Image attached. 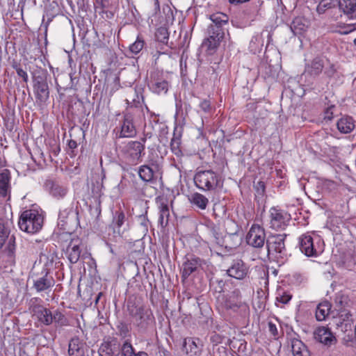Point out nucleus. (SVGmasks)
Returning <instances> with one entry per match:
<instances>
[{"mask_svg": "<svg viewBox=\"0 0 356 356\" xmlns=\"http://www.w3.org/2000/svg\"><path fill=\"white\" fill-rule=\"evenodd\" d=\"M148 162L152 165H156V161H155L153 158H151L150 156H149V157H148Z\"/></svg>", "mask_w": 356, "mask_h": 356, "instance_id": "obj_57", "label": "nucleus"}, {"mask_svg": "<svg viewBox=\"0 0 356 356\" xmlns=\"http://www.w3.org/2000/svg\"><path fill=\"white\" fill-rule=\"evenodd\" d=\"M6 251L8 252V256L13 259L15 258V237L14 236H11L8 238V243L6 247Z\"/></svg>", "mask_w": 356, "mask_h": 356, "instance_id": "obj_44", "label": "nucleus"}, {"mask_svg": "<svg viewBox=\"0 0 356 356\" xmlns=\"http://www.w3.org/2000/svg\"><path fill=\"white\" fill-rule=\"evenodd\" d=\"M33 92L37 102L44 104L49 97V90L46 79L42 76H33Z\"/></svg>", "mask_w": 356, "mask_h": 356, "instance_id": "obj_9", "label": "nucleus"}, {"mask_svg": "<svg viewBox=\"0 0 356 356\" xmlns=\"http://www.w3.org/2000/svg\"><path fill=\"white\" fill-rule=\"evenodd\" d=\"M156 38L162 43H167L168 40V32L165 28L161 27L157 29L155 33Z\"/></svg>", "mask_w": 356, "mask_h": 356, "instance_id": "obj_43", "label": "nucleus"}, {"mask_svg": "<svg viewBox=\"0 0 356 356\" xmlns=\"http://www.w3.org/2000/svg\"><path fill=\"white\" fill-rule=\"evenodd\" d=\"M120 343L115 339L104 341L98 350L99 356H117L120 353Z\"/></svg>", "mask_w": 356, "mask_h": 356, "instance_id": "obj_19", "label": "nucleus"}, {"mask_svg": "<svg viewBox=\"0 0 356 356\" xmlns=\"http://www.w3.org/2000/svg\"><path fill=\"white\" fill-rule=\"evenodd\" d=\"M144 41L137 38L136 40L129 46V50L132 54H138L144 47Z\"/></svg>", "mask_w": 356, "mask_h": 356, "instance_id": "obj_45", "label": "nucleus"}, {"mask_svg": "<svg viewBox=\"0 0 356 356\" xmlns=\"http://www.w3.org/2000/svg\"><path fill=\"white\" fill-rule=\"evenodd\" d=\"M122 356H148V355L143 351L136 353L131 343L124 341L121 348Z\"/></svg>", "mask_w": 356, "mask_h": 356, "instance_id": "obj_32", "label": "nucleus"}, {"mask_svg": "<svg viewBox=\"0 0 356 356\" xmlns=\"http://www.w3.org/2000/svg\"><path fill=\"white\" fill-rule=\"evenodd\" d=\"M128 218L122 210L115 211L113 214L112 226L114 232L121 234V228L127 221Z\"/></svg>", "mask_w": 356, "mask_h": 356, "instance_id": "obj_28", "label": "nucleus"}, {"mask_svg": "<svg viewBox=\"0 0 356 356\" xmlns=\"http://www.w3.org/2000/svg\"><path fill=\"white\" fill-rule=\"evenodd\" d=\"M299 246L307 257H317L323 252L324 243L319 236L305 233L299 237Z\"/></svg>", "mask_w": 356, "mask_h": 356, "instance_id": "obj_4", "label": "nucleus"}, {"mask_svg": "<svg viewBox=\"0 0 356 356\" xmlns=\"http://www.w3.org/2000/svg\"><path fill=\"white\" fill-rule=\"evenodd\" d=\"M10 172L4 169L0 172V197H6L10 192Z\"/></svg>", "mask_w": 356, "mask_h": 356, "instance_id": "obj_24", "label": "nucleus"}, {"mask_svg": "<svg viewBox=\"0 0 356 356\" xmlns=\"http://www.w3.org/2000/svg\"><path fill=\"white\" fill-rule=\"evenodd\" d=\"M101 296H102V293H99L97 295V298H96V300H95V302H97L99 301V298H100Z\"/></svg>", "mask_w": 356, "mask_h": 356, "instance_id": "obj_61", "label": "nucleus"}, {"mask_svg": "<svg viewBox=\"0 0 356 356\" xmlns=\"http://www.w3.org/2000/svg\"><path fill=\"white\" fill-rule=\"evenodd\" d=\"M286 234H275L270 236L266 240V247L269 256L276 259L277 261L284 263L288 257L284 241Z\"/></svg>", "mask_w": 356, "mask_h": 356, "instance_id": "obj_5", "label": "nucleus"}, {"mask_svg": "<svg viewBox=\"0 0 356 356\" xmlns=\"http://www.w3.org/2000/svg\"><path fill=\"white\" fill-rule=\"evenodd\" d=\"M247 243L254 248H261L266 241L264 229L258 225H253L246 236Z\"/></svg>", "mask_w": 356, "mask_h": 356, "instance_id": "obj_12", "label": "nucleus"}, {"mask_svg": "<svg viewBox=\"0 0 356 356\" xmlns=\"http://www.w3.org/2000/svg\"><path fill=\"white\" fill-rule=\"evenodd\" d=\"M199 108L200 111L206 115H209L215 111V108L211 105V102L206 99L200 101Z\"/></svg>", "mask_w": 356, "mask_h": 356, "instance_id": "obj_42", "label": "nucleus"}, {"mask_svg": "<svg viewBox=\"0 0 356 356\" xmlns=\"http://www.w3.org/2000/svg\"><path fill=\"white\" fill-rule=\"evenodd\" d=\"M109 6V0H95V8L96 12H98L99 15L105 14L107 18H111L113 14L111 12L105 10V8Z\"/></svg>", "mask_w": 356, "mask_h": 356, "instance_id": "obj_35", "label": "nucleus"}, {"mask_svg": "<svg viewBox=\"0 0 356 356\" xmlns=\"http://www.w3.org/2000/svg\"><path fill=\"white\" fill-rule=\"evenodd\" d=\"M147 86L151 92L156 95H165L170 87L168 81L161 77L158 72H153L150 74Z\"/></svg>", "mask_w": 356, "mask_h": 356, "instance_id": "obj_10", "label": "nucleus"}, {"mask_svg": "<svg viewBox=\"0 0 356 356\" xmlns=\"http://www.w3.org/2000/svg\"><path fill=\"white\" fill-rule=\"evenodd\" d=\"M144 150V143L137 140H131L122 147L121 153L126 162L131 165H136L141 161Z\"/></svg>", "mask_w": 356, "mask_h": 356, "instance_id": "obj_7", "label": "nucleus"}, {"mask_svg": "<svg viewBox=\"0 0 356 356\" xmlns=\"http://www.w3.org/2000/svg\"><path fill=\"white\" fill-rule=\"evenodd\" d=\"M52 323L54 322L58 326H65L68 325L67 318L58 310H56L51 315Z\"/></svg>", "mask_w": 356, "mask_h": 356, "instance_id": "obj_41", "label": "nucleus"}, {"mask_svg": "<svg viewBox=\"0 0 356 356\" xmlns=\"http://www.w3.org/2000/svg\"><path fill=\"white\" fill-rule=\"evenodd\" d=\"M256 43L257 44L258 47H261L263 45V39H262L261 35L259 34H257V35L253 36L250 41L251 45L252 44H256Z\"/></svg>", "mask_w": 356, "mask_h": 356, "instance_id": "obj_50", "label": "nucleus"}, {"mask_svg": "<svg viewBox=\"0 0 356 356\" xmlns=\"http://www.w3.org/2000/svg\"><path fill=\"white\" fill-rule=\"evenodd\" d=\"M163 12L166 14V15H168L169 13H171V8L168 5H165L163 6Z\"/></svg>", "mask_w": 356, "mask_h": 356, "instance_id": "obj_55", "label": "nucleus"}, {"mask_svg": "<svg viewBox=\"0 0 356 356\" xmlns=\"http://www.w3.org/2000/svg\"><path fill=\"white\" fill-rule=\"evenodd\" d=\"M70 242L65 250V254L69 261L74 264L77 263L81 257V247L83 243L82 240L76 236L70 234Z\"/></svg>", "mask_w": 356, "mask_h": 356, "instance_id": "obj_11", "label": "nucleus"}, {"mask_svg": "<svg viewBox=\"0 0 356 356\" xmlns=\"http://www.w3.org/2000/svg\"><path fill=\"white\" fill-rule=\"evenodd\" d=\"M52 19H53V17H52V16L48 17H47V22H44V17H43L42 24H44V31H45V34H47L48 26H49V24H50V22L52 21Z\"/></svg>", "mask_w": 356, "mask_h": 356, "instance_id": "obj_53", "label": "nucleus"}, {"mask_svg": "<svg viewBox=\"0 0 356 356\" xmlns=\"http://www.w3.org/2000/svg\"><path fill=\"white\" fill-rule=\"evenodd\" d=\"M291 215L280 209L272 207L269 210L268 222L270 228L274 230H283L291 220Z\"/></svg>", "mask_w": 356, "mask_h": 356, "instance_id": "obj_8", "label": "nucleus"}, {"mask_svg": "<svg viewBox=\"0 0 356 356\" xmlns=\"http://www.w3.org/2000/svg\"><path fill=\"white\" fill-rule=\"evenodd\" d=\"M331 305L328 302H321L318 305L316 309V318L318 321L325 320L329 315Z\"/></svg>", "mask_w": 356, "mask_h": 356, "instance_id": "obj_31", "label": "nucleus"}, {"mask_svg": "<svg viewBox=\"0 0 356 356\" xmlns=\"http://www.w3.org/2000/svg\"><path fill=\"white\" fill-rule=\"evenodd\" d=\"M140 178L146 182L151 181L154 177L153 169L149 165H141L138 171Z\"/></svg>", "mask_w": 356, "mask_h": 356, "instance_id": "obj_33", "label": "nucleus"}, {"mask_svg": "<svg viewBox=\"0 0 356 356\" xmlns=\"http://www.w3.org/2000/svg\"><path fill=\"white\" fill-rule=\"evenodd\" d=\"M44 218L38 210L29 209L23 211L19 217L18 225L22 231L29 234L39 232L43 225Z\"/></svg>", "mask_w": 356, "mask_h": 356, "instance_id": "obj_3", "label": "nucleus"}, {"mask_svg": "<svg viewBox=\"0 0 356 356\" xmlns=\"http://www.w3.org/2000/svg\"><path fill=\"white\" fill-rule=\"evenodd\" d=\"M68 146L70 149H74L77 147V143L75 140H70L69 142H68Z\"/></svg>", "mask_w": 356, "mask_h": 356, "instance_id": "obj_56", "label": "nucleus"}, {"mask_svg": "<svg viewBox=\"0 0 356 356\" xmlns=\"http://www.w3.org/2000/svg\"><path fill=\"white\" fill-rule=\"evenodd\" d=\"M54 285V280L51 277L46 273L44 276L39 277L33 281V289L38 293L47 292L51 291Z\"/></svg>", "mask_w": 356, "mask_h": 356, "instance_id": "obj_22", "label": "nucleus"}, {"mask_svg": "<svg viewBox=\"0 0 356 356\" xmlns=\"http://www.w3.org/2000/svg\"><path fill=\"white\" fill-rule=\"evenodd\" d=\"M195 186L202 191H213L222 186L221 177L213 170L197 172L194 177Z\"/></svg>", "mask_w": 356, "mask_h": 356, "instance_id": "obj_6", "label": "nucleus"}, {"mask_svg": "<svg viewBox=\"0 0 356 356\" xmlns=\"http://www.w3.org/2000/svg\"><path fill=\"white\" fill-rule=\"evenodd\" d=\"M292 298V295L284 289H279L276 293V302L286 305Z\"/></svg>", "mask_w": 356, "mask_h": 356, "instance_id": "obj_39", "label": "nucleus"}, {"mask_svg": "<svg viewBox=\"0 0 356 356\" xmlns=\"http://www.w3.org/2000/svg\"><path fill=\"white\" fill-rule=\"evenodd\" d=\"M161 13L160 1L152 0V9L151 10L150 16L156 17Z\"/></svg>", "mask_w": 356, "mask_h": 356, "instance_id": "obj_48", "label": "nucleus"}, {"mask_svg": "<svg viewBox=\"0 0 356 356\" xmlns=\"http://www.w3.org/2000/svg\"><path fill=\"white\" fill-rule=\"evenodd\" d=\"M354 30H356V24H348L346 27H345V30L341 32L342 34H348L351 33Z\"/></svg>", "mask_w": 356, "mask_h": 356, "instance_id": "obj_52", "label": "nucleus"}, {"mask_svg": "<svg viewBox=\"0 0 356 356\" xmlns=\"http://www.w3.org/2000/svg\"><path fill=\"white\" fill-rule=\"evenodd\" d=\"M211 24L208 26V38L202 42V47L209 54H213L220 45L228 26L229 17L222 13L210 15Z\"/></svg>", "mask_w": 356, "mask_h": 356, "instance_id": "obj_1", "label": "nucleus"}, {"mask_svg": "<svg viewBox=\"0 0 356 356\" xmlns=\"http://www.w3.org/2000/svg\"><path fill=\"white\" fill-rule=\"evenodd\" d=\"M62 216H63V213H61V212H60V213H59L58 219H59V220H60V221L63 222V220H61Z\"/></svg>", "mask_w": 356, "mask_h": 356, "instance_id": "obj_62", "label": "nucleus"}, {"mask_svg": "<svg viewBox=\"0 0 356 356\" xmlns=\"http://www.w3.org/2000/svg\"><path fill=\"white\" fill-rule=\"evenodd\" d=\"M6 165V160L1 157H0V169Z\"/></svg>", "mask_w": 356, "mask_h": 356, "instance_id": "obj_58", "label": "nucleus"}, {"mask_svg": "<svg viewBox=\"0 0 356 356\" xmlns=\"http://www.w3.org/2000/svg\"><path fill=\"white\" fill-rule=\"evenodd\" d=\"M16 72L19 76L22 78V79L24 82H26V83L28 82L29 76H28L26 72H25L24 70H22L20 67H17Z\"/></svg>", "mask_w": 356, "mask_h": 356, "instance_id": "obj_51", "label": "nucleus"}, {"mask_svg": "<svg viewBox=\"0 0 356 356\" xmlns=\"http://www.w3.org/2000/svg\"><path fill=\"white\" fill-rule=\"evenodd\" d=\"M339 0H321L317 6L316 10L319 14H323L326 10L339 5Z\"/></svg>", "mask_w": 356, "mask_h": 356, "instance_id": "obj_38", "label": "nucleus"}, {"mask_svg": "<svg viewBox=\"0 0 356 356\" xmlns=\"http://www.w3.org/2000/svg\"><path fill=\"white\" fill-rule=\"evenodd\" d=\"M291 344L293 356H311L307 347L302 341L293 338L291 339Z\"/></svg>", "mask_w": 356, "mask_h": 356, "instance_id": "obj_29", "label": "nucleus"}, {"mask_svg": "<svg viewBox=\"0 0 356 356\" xmlns=\"http://www.w3.org/2000/svg\"><path fill=\"white\" fill-rule=\"evenodd\" d=\"M249 273V268L240 259L234 261L227 270L229 276L237 280L244 279Z\"/></svg>", "mask_w": 356, "mask_h": 356, "instance_id": "obj_15", "label": "nucleus"}, {"mask_svg": "<svg viewBox=\"0 0 356 356\" xmlns=\"http://www.w3.org/2000/svg\"><path fill=\"white\" fill-rule=\"evenodd\" d=\"M39 300L37 298L31 300L30 309L39 322L45 325H49L52 323V312L41 305H33Z\"/></svg>", "mask_w": 356, "mask_h": 356, "instance_id": "obj_13", "label": "nucleus"}, {"mask_svg": "<svg viewBox=\"0 0 356 356\" xmlns=\"http://www.w3.org/2000/svg\"><path fill=\"white\" fill-rule=\"evenodd\" d=\"M241 243V238L237 233L226 234L223 238H216V243L232 250L238 247Z\"/></svg>", "mask_w": 356, "mask_h": 356, "instance_id": "obj_20", "label": "nucleus"}, {"mask_svg": "<svg viewBox=\"0 0 356 356\" xmlns=\"http://www.w3.org/2000/svg\"><path fill=\"white\" fill-rule=\"evenodd\" d=\"M345 313L346 312L341 314L339 317V321L337 323V326H342L343 323H345V320L347 319L346 316H345Z\"/></svg>", "mask_w": 356, "mask_h": 356, "instance_id": "obj_54", "label": "nucleus"}, {"mask_svg": "<svg viewBox=\"0 0 356 356\" xmlns=\"http://www.w3.org/2000/svg\"><path fill=\"white\" fill-rule=\"evenodd\" d=\"M159 209V222L162 227H165L168 223V218L170 216L168 206L166 204L162 203L160 205Z\"/></svg>", "mask_w": 356, "mask_h": 356, "instance_id": "obj_36", "label": "nucleus"}, {"mask_svg": "<svg viewBox=\"0 0 356 356\" xmlns=\"http://www.w3.org/2000/svg\"><path fill=\"white\" fill-rule=\"evenodd\" d=\"M291 30L295 35H300L306 29V26L302 23V19L296 18L291 24Z\"/></svg>", "mask_w": 356, "mask_h": 356, "instance_id": "obj_40", "label": "nucleus"}, {"mask_svg": "<svg viewBox=\"0 0 356 356\" xmlns=\"http://www.w3.org/2000/svg\"><path fill=\"white\" fill-rule=\"evenodd\" d=\"M355 264H356V254H355L353 257V261H348V266H351L352 265H354Z\"/></svg>", "mask_w": 356, "mask_h": 356, "instance_id": "obj_59", "label": "nucleus"}, {"mask_svg": "<svg viewBox=\"0 0 356 356\" xmlns=\"http://www.w3.org/2000/svg\"><path fill=\"white\" fill-rule=\"evenodd\" d=\"M127 312L133 323L140 331H145L153 326L154 317L150 308L135 302H127Z\"/></svg>", "mask_w": 356, "mask_h": 356, "instance_id": "obj_2", "label": "nucleus"}, {"mask_svg": "<svg viewBox=\"0 0 356 356\" xmlns=\"http://www.w3.org/2000/svg\"><path fill=\"white\" fill-rule=\"evenodd\" d=\"M202 261L196 257L191 256L186 258L182 266V277L186 279L202 265Z\"/></svg>", "mask_w": 356, "mask_h": 356, "instance_id": "obj_21", "label": "nucleus"}, {"mask_svg": "<svg viewBox=\"0 0 356 356\" xmlns=\"http://www.w3.org/2000/svg\"><path fill=\"white\" fill-rule=\"evenodd\" d=\"M353 42H354V44L356 46V38L354 40Z\"/></svg>", "mask_w": 356, "mask_h": 356, "instance_id": "obj_64", "label": "nucleus"}, {"mask_svg": "<svg viewBox=\"0 0 356 356\" xmlns=\"http://www.w3.org/2000/svg\"><path fill=\"white\" fill-rule=\"evenodd\" d=\"M26 0H19V5H22V10L23 9V7L24 6Z\"/></svg>", "mask_w": 356, "mask_h": 356, "instance_id": "obj_60", "label": "nucleus"}, {"mask_svg": "<svg viewBox=\"0 0 356 356\" xmlns=\"http://www.w3.org/2000/svg\"><path fill=\"white\" fill-rule=\"evenodd\" d=\"M44 188L54 197L60 199L64 197L68 189L65 186L52 179H47L44 183Z\"/></svg>", "mask_w": 356, "mask_h": 356, "instance_id": "obj_18", "label": "nucleus"}, {"mask_svg": "<svg viewBox=\"0 0 356 356\" xmlns=\"http://www.w3.org/2000/svg\"><path fill=\"white\" fill-rule=\"evenodd\" d=\"M181 140L179 137H173L170 142V147L172 152L175 155H179L181 154L180 149Z\"/></svg>", "mask_w": 356, "mask_h": 356, "instance_id": "obj_46", "label": "nucleus"}, {"mask_svg": "<svg viewBox=\"0 0 356 356\" xmlns=\"http://www.w3.org/2000/svg\"><path fill=\"white\" fill-rule=\"evenodd\" d=\"M202 343L199 339L186 338L183 343V349L188 356H200Z\"/></svg>", "mask_w": 356, "mask_h": 356, "instance_id": "obj_16", "label": "nucleus"}, {"mask_svg": "<svg viewBox=\"0 0 356 356\" xmlns=\"http://www.w3.org/2000/svg\"><path fill=\"white\" fill-rule=\"evenodd\" d=\"M339 8L350 19H356V0H341Z\"/></svg>", "mask_w": 356, "mask_h": 356, "instance_id": "obj_27", "label": "nucleus"}, {"mask_svg": "<svg viewBox=\"0 0 356 356\" xmlns=\"http://www.w3.org/2000/svg\"><path fill=\"white\" fill-rule=\"evenodd\" d=\"M241 298L239 290L236 289L232 291V294L225 301L226 308L234 312L238 311L239 309L243 311H246L248 309V306L241 300Z\"/></svg>", "mask_w": 356, "mask_h": 356, "instance_id": "obj_17", "label": "nucleus"}, {"mask_svg": "<svg viewBox=\"0 0 356 356\" xmlns=\"http://www.w3.org/2000/svg\"><path fill=\"white\" fill-rule=\"evenodd\" d=\"M102 174H103V175H102V178H104V177H105V175L104 174V171L102 170Z\"/></svg>", "mask_w": 356, "mask_h": 356, "instance_id": "obj_63", "label": "nucleus"}, {"mask_svg": "<svg viewBox=\"0 0 356 356\" xmlns=\"http://www.w3.org/2000/svg\"><path fill=\"white\" fill-rule=\"evenodd\" d=\"M86 343L78 337L72 338L69 343L68 353L70 356H83Z\"/></svg>", "mask_w": 356, "mask_h": 356, "instance_id": "obj_25", "label": "nucleus"}, {"mask_svg": "<svg viewBox=\"0 0 356 356\" xmlns=\"http://www.w3.org/2000/svg\"><path fill=\"white\" fill-rule=\"evenodd\" d=\"M133 116L127 113L124 116L122 124L121 126L120 136L123 138L133 137L136 135V131L133 123Z\"/></svg>", "mask_w": 356, "mask_h": 356, "instance_id": "obj_23", "label": "nucleus"}, {"mask_svg": "<svg viewBox=\"0 0 356 356\" xmlns=\"http://www.w3.org/2000/svg\"><path fill=\"white\" fill-rule=\"evenodd\" d=\"M268 327L269 332L274 337H277L279 335L278 329L277 325L272 321H269L268 323Z\"/></svg>", "mask_w": 356, "mask_h": 356, "instance_id": "obj_49", "label": "nucleus"}, {"mask_svg": "<svg viewBox=\"0 0 356 356\" xmlns=\"http://www.w3.org/2000/svg\"><path fill=\"white\" fill-rule=\"evenodd\" d=\"M323 67V60L320 58H316L306 66L305 72L311 76H318L321 73Z\"/></svg>", "mask_w": 356, "mask_h": 356, "instance_id": "obj_30", "label": "nucleus"}, {"mask_svg": "<svg viewBox=\"0 0 356 356\" xmlns=\"http://www.w3.org/2000/svg\"><path fill=\"white\" fill-rule=\"evenodd\" d=\"M345 316H346L347 319L345 320V323H343L342 326H340L341 327V330L343 332H346L348 330H350L352 329V325L353 323V319L352 318V314L350 312L345 313Z\"/></svg>", "mask_w": 356, "mask_h": 356, "instance_id": "obj_47", "label": "nucleus"}, {"mask_svg": "<svg viewBox=\"0 0 356 356\" xmlns=\"http://www.w3.org/2000/svg\"><path fill=\"white\" fill-rule=\"evenodd\" d=\"M191 201L194 205L197 206L201 209H206L209 202L208 199L204 195L198 193H194L191 196Z\"/></svg>", "mask_w": 356, "mask_h": 356, "instance_id": "obj_37", "label": "nucleus"}, {"mask_svg": "<svg viewBox=\"0 0 356 356\" xmlns=\"http://www.w3.org/2000/svg\"><path fill=\"white\" fill-rule=\"evenodd\" d=\"M337 127L341 134H349L354 130L355 122L352 117L344 116L338 120Z\"/></svg>", "mask_w": 356, "mask_h": 356, "instance_id": "obj_26", "label": "nucleus"}, {"mask_svg": "<svg viewBox=\"0 0 356 356\" xmlns=\"http://www.w3.org/2000/svg\"><path fill=\"white\" fill-rule=\"evenodd\" d=\"M10 232V222L8 220L0 219V248L8 238Z\"/></svg>", "mask_w": 356, "mask_h": 356, "instance_id": "obj_34", "label": "nucleus"}, {"mask_svg": "<svg viewBox=\"0 0 356 356\" xmlns=\"http://www.w3.org/2000/svg\"><path fill=\"white\" fill-rule=\"evenodd\" d=\"M314 338L316 341L327 346H331L337 340L334 333L327 327H319L314 331Z\"/></svg>", "mask_w": 356, "mask_h": 356, "instance_id": "obj_14", "label": "nucleus"}]
</instances>
